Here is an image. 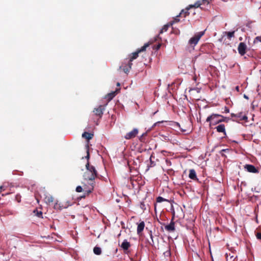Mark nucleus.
<instances>
[{
  "instance_id": "obj_44",
  "label": "nucleus",
  "mask_w": 261,
  "mask_h": 261,
  "mask_svg": "<svg viewBox=\"0 0 261 261\" xmlns=\"http://www.w3.org/2000/svg\"><path fill=\"white\" fill-rule=\"evenodd\" d=\"M226 260H227V261H228V260H229V259L228 258V256H227V257H226Z\"/></svg>"
},
{
  "instance_id": "obj_16",
  "label": "nucleus",
  "mask_w": 261,
  "mask_h": 261,
  "mask_svg": "<svg viewBox=\"0 0 261 261\" xmlns=\"http://www.w3.org/2000/svg\"><path fill=\"white\" fill-rule=\"evenodd\" d=\"M144 227H145L144 222L143 221L141 222L138 225V226H137V231L138 234L140 235L142 233V232L143 231V230L144 229Z\"/></svg>"
},
{
  "instance_id": "obj_39",
  "label": "nucleus",
  "mask_w": 261,
  "mask_h": 261,
  "mask_svg": "<svg viewBox=\"0 0 261 261\" xmlns=\"http://www.w3.org/2000/svg\"><path fill=\"white\" fill-rule=\"evenodd\" d=\"M235 89L238 92L240 91V87L238 86L236 87Z\"/></svg>"
},
{
  "instance_id": "obj_25",
  "label": "nucleus",
  "mask_w": 261,
  "mask_h": 261,
  "mask_svg": "<svg viewBox=\"0 0 261 261\" xmlns=\"http://www.w3.org/2000/svg\"><path fill=\"white\" fill-rule=\"evenodd\" d=\"M201 5L202 3L201 1H197L194 5H190L189 6L190 9L193 8H197L199 7Z\"/></svg>"
},
{
  "instance_id": "obj_42",
  "label": "nucleus",
  "mask_w": 261,
  "mask_h": 261,
  "mask_svg": "<svg viewBox=\"0 0 261 261\" xmlns=\"http://www.w3.org/2000/svg\"><path fill=\"white\" fill-rule=\"evenodd\" d=\"M120 83H117V86H120Z\"/></svg>"
},
{
  "instance_id": "obj_24",
  "label": "nucleus",
  "mask_w": 261,
  "mask_h": 261,
  "mask_svg": "<svg viewBox=\"0 0 261 261\" xmlns=\"http://www.w3.org/2000/svg\"><path fill=\"white\" fill-rule=\"evenodd\" d=\"M235 31L232 32H224V33L226 34L228 39H230L231 38L234 37Z\"/></svg>"
},
{
  "instance_id": "obj_7",
  "label": "nucleus",
  "mask_w": 261,
  "mask_h": 261,
  "mask_svg": "<svg viewBox=\"0 0 261 261\" xmlns=\"http://www.w3.org/2000/svg\"><path fill=\"white\" fill-rule=\"evenodd\" d=\"M106 105H100L98 108H94L93 112L94 115L99 118H101L103 115V111L105 110Z\"/></svg>"
},
{
  "instance_id": "obj_41",
  "label": "nucleus",
  "mask_w": 261,
  "mask_h": 261,
  "mask_svg": "<svg viewBox=\"0 0 261 261\" xmlns=\"http://www.w3.org/2000/svg\"><path fill=\"white\" fill-rule=\"evenodd\" d=\"M2 190H4V187L1 186L0 187V193L2 191Z\"/></svg>"
},
{
  "instance_id": "obj_29",
  "label": "nucleus",
  "mask_w": 261,
  "mask_h": 261,
  "mask_svg": "<svg viewBox=\"0 0 261 261\" xmlns=\"http://www.w3.org/2000/svg\"><path fill=\"white\" fill-rule=\"evenodd\" d=\"M179 17H181V16H179V14L178 15L176 16L175 18H174L173 20L170 22V23H173V24L174 23L179 22V19L178 18Z\"/></svg>"
},
{
  "instance_id": "obj_43",
  "label": "nucleus",
  "mask_w": 261,
  "mask_h": 261,
  "mask_svg": "<svg viewBox=\"0 0 261 261\" xmlns=\"http://www.w3.org/2000/svg\"><path fill=\"white\" fill-rule=\"evenodd\" d=\"M160 123H161V122L158 121V122L155 123L154 125H155L156 124Z\"/></svg>"
},
{
  "instance_id": "obj_9",
  "label": "nucleus",
  "mask_w": 261,
  "mask_h": 261,
  "mask_svg": "<svg viewBox=\"0 0 261 261\" xmlns=\"http://www.w3.org/2000/svg\"><path fill=\"white\" fill-rule=\"evenodd\" d=\"M247 45L244 42H240L238 45V50L239 54L244 56L246 53Z\"/></svg>"
},
{
  "instance_id": "obj_2",
  "label": "nucleus",
  "mask_w": 261,
  "mask_h": 261,
  "mask_svg": "<svg viewBox=\"0 0 261 261\" xmlns=\"http://www.w3.org/2000/svg\"><path fill=\"white\" fill-rule=\"evenodd\" d=\"M230 118L228 117H224L220 114H212L206 119V121L210 122V126L215 125L219 123L222 122H228Z\"/></svg>"
},
{
  "instance_id": "obj_31",
  "label": "nucleus",
  "mask_w": 261,
  "mask_h": 261,
  "mask_svg": "<svg viewBox=\"0 0 261 261\" xmlns=\"http://www.w3.org/2000/svg\"><path fill=\"white\" fill-rule=\"evenodd\" d=\"M15 199L18 202H20V201H21V196L19 194H17L15 196Z\"/></svg>"
},
{
  "instance_id": "obj_6",
  "label": "nucleus",
  "mask_w": 261,
  "mask_h": 261,
  "mask_svg": "<svg viewBox=\"0 0 261 261\" xmlns=\"http://www.w3.org/2000/svg\"><path fill=\"white\" fill-rule=\"evenodd\" d=\"M231 116L232 118L233 121L237 122L247 119V117L245 115H243L242 112L238 113L237 114L231 113Z\"/></svg>"
},
{
  "instance_id": "obj_27",
  "label": "nucleus",
  "mask_w": 261,
  "mask_h": 261,
  "mask_svg": "<svg viewBox=\"0 0 261 261\" xmlns=\"http://www.w3.org/2000/svg\"><path fill=\"white\" fill-rule=\"evenodd\" d=\"M156 202L160 203L163 201H168V200L164 198L163 197L161 196H159L156 199Z\"/></svg>"
},
{
  "instance_id": "obj_17",
  "label": "nucleus",
  "mask_w": 261,
  "mask_h": 261,
  "mask_svg": "<svg viewBox=\"0 0 261 261\" xmlns=\"http://www.w3.org/2000/svg\"><path fill=\"white\" fill-rule=\"evenodd\" d=\"M189 177L190 178L193 180L198 179L197 178L196 172L195 170L193 169L190 170Z\"/></svg>"
},
{
  "instance_id": "obj_20",
  "label": "nucleus",
  "mask_w": 261,
  "mask_h": 261,
  "mask_svg": "<svg viewBox=\"0 0 261 261\" xmlns=\"http://www.w3.org/2000/svg\"><path fill=\"white\" fill-rule=\"evenodd\" d=\"M82 137L89 141L93 137V134L88 132H84L82 134Z\"/></svg>"
},
{
  "instance_id": "obj_37",
  "label": "nucleus",
  "mask_w": 261,
  "mask_h": 261,
  "mask_svg": "<svg viewBox=\"0 0 261 261\" xmlns=\"http://www.w3.org/2000/svg\"><path fill=\"white\" fill-rule=\"evenodd\" d=\"M161 45L160 44L157 45L155 47V49L156 50L160 49V48L161 47Z\"/></svg>"
},
{
  "instance_id": "obj_10",
  "label": "nucleus",
  "mask_w": 261,
  "mask_h": 261,
  "mask_svg": "<svg viewBox=\"0 0 261 261\" xmlns=\"http://www.w3.org/2000/svg\"><path fill=\"white\" fill-rule=\"evenodd\" d=\"M69 204L67 203V202L66 203H62V202H56L54 205V208L56 210H62L63 208H66L69 206Z\"/></svg>"
},
{
  "instance_id": "obj_34",
  "label": "nucleus",
  "mask_w": 261,
  "mask_h": 261,
  "mask_svg": "<svg viewBox=\"0 0 261 261\" xmlns=\"http://www.w3.org/2000/svg\"><path fill=\"white\" fill-rule=\"evenodd\" d=\"M201 2L202 3V4H204L205 3H207L208 4H209L210 1L209 0H202Z\"/></svg>"
},
{
  "instance_id": "obj_23",
  "label": "nucleus",
  "mask_w": 261,
  "mask_h": 261,
  "mask_svg": "<svg viewBox=\"0 0 261 261\" xmlns=\"http://www.w3.org/2000/svg\"><path fill=\"white\" fill-rule=\"evenodd\" d=\"M115 95H116V92H113L108 94L106 95V98L108 99V100L109 101H110L114 98V97Z\"/></svg>"
},
{
  "instance_id": "obj_14",
  "label": "nucleus",
  "mask_w": 261,
  "mask_h": 261,
  "mask_svg": "<svg viewBox=\"0 0 261 261\" xmlns=\"http://www.w3.org/2000/svg\"><path fill=\"white\" fill-rule=\"evenodd\" d=\"M120 247L123 249L124 251L125 252L130 247V244L126 240H124L121 244Z\"/></svg>"
},
{
  "instance_id": "obj_28",
  "label": "nucleus",
  "mask_w": 261,
  "mask_h": 261,
  "mask_svg": "<svg viewBox=\"0 0 261 261\" xmlns=\"http://www.w3.org/2000/svg\"><path fill=\"white\" fill-rule=\"evenodd\" d=\"M34 213H36V215L38 217L42 218V212L41 211H38V210H36L34 211Z\"/></svg>"
},
{
  "instance_id": "obj_5",
  "label": "nucleus",
  "mask_w": 261,
  "mask_h": 261,
  "mask_svg": "<svg viewBox=\"0 0 261 261\" xmlns=\"http://www.w3.org/2000/svg\"><path fill=\"white\" fill-rule=\"evenodd\" d=\"M127 59H125L122 65L120 66L119 69L122 70L124 73L127 74L129 72L132 66V65H130Z\"/></svg>"
},
{
  "instance_id": "obj_45",
  "label": "nucleus",
  "mask_w": 261,
  "mask_h": 261,
  "mask_svg": "<svg viewBox=\"0 0 261 261\" xmlns=\"http://www.w3.org/2000/svg\"><path fill=\"white\" fill-rule=\"evenodd\" d=\"M239 40H242V37H240V38H239Z\"/></svg>"
},
{
  "instance_id": "obj_47",
  "label": "nucleus",
  "mask_w": 261,
  "mask_h": 261,
  "mask_svg": "<svg viewBox=\"0 0 261 261\" xmlns=\"http://www.w3.org/2000/svg\"><path fill=\"white\" fill-rule=\"evenodd\" d=\"M232 257H233V256H231V257H230V259H231Z\"/></svg>"
},
{
  "instance_id": "obj_40",
  "label": "nucleus",
  "mask_w": 261,
  "mask_h": 261,
  "mask_svg": "<svg viewBox=\"0 0 261 261\" xmlns=\"http://www.w3.org/2000/svg\"><path fill=\"white\" fill-rule=\"evenodd\" d=\"M151 157H152V156H150V162H151V166H154V165H153V162L151 161Z\"/></svg>"
},
{
  "instance_id": "obj_1",
  "label": "nucleus",
  "mask_w": 261,
  "mask_h": 261,
  "mask_svg": "<svg viewBox=\"0 0 261 261\" xmlns=\"http://www.w3.org/2000/svg\"><path fill=\"white\" fill-rule=\"evenodd\" d=\"M86 171L84 173L83 178L84 180L90 181L89 186L88 188H84V191L89 195L93 191L95 186L94 180L98 177V172L95 167L91 165L89 161L86 164Z\"/></svg>"
},
{
  "instance_id": "obj_3",
  "label": "nucleus",
  "mask_w": 261,
  "mask_h": 261,
  "mask_svg": "<svg viewBox=\"0 0 261 261\" xmlns=\"http://www.w3.org/2000/svg\"><path fill=\"white\" fill-rule=\"evenodd\" d=\"M150 43H145L140 48L138 49L136 51L132 53L129 55V58L127 59V60L130 63V65H133L132 61L138 58V54L139 53L145 51L146 48L148 47Z\"/></svg>"
},
{
  "instance_id": "obj_21",
  "label": "nucleus",
  "mask_w": 261,
  "mask_h": 261,
  "mask_svg": "<svg viewBox=\"0 0 261 261\" xmlns=\"http://www.w3.org/2000/svg\"><path fill=\"white\" fill-rule=\"evenodd\" d=\"M172 25H173V23H170V22L164 25L163 26V27L162 28V29H161V30L160 31V34L163 33L164 32H166L168 30V28L172 26Z\"/></svg>"
},
{
  "instance_id": "obj_22",
  "label": "nucleus",
  "mask_w": 261,
  "mask_h": 261,
  "mask_svg": "<svg viewBox=\"0 0 261 261\" xmlns=\"http://www.w3.org/2000/svg\"><path fill=\"white\" fill-rule=\"evenodd\" d=\"M84 188H86V187H84ZM83 191H84V188H83L81 186H77L76 188V191L77 192H82ZM87 195H88L87 194V192H84V195L82 197H85Z\"/></svg>"
},
{
  "instance_id": "obj_38",
  "label": "nucleus",
  "mask_w": 261,
  "mask_h": 261,
  "mask_svg": "<svg viewBox=\"0 0 261 261\" xmlns=\"http://www.w3.org/2000/svg\"><path fill=\"white\" fill-rule=\"evenodd\" d=\"M150 238L152 240V242H153V236H152V232L151 231H150Z\"/></svg>"
},
{
  "instance_id": "obj_35",
  "label": "nucleus",
  "mask_w": 261,
  "mask_h": 261,
  "mask_svg": "<svg viewBox=\"0 0 261 261\" xmlns=\"http://www.w3.org/2000/svg\"><path fill=\"white\" fill-rule=\"evenodd\" d=\"M229 108L227 107H224V112L226 113H229Z\"/></svg>"
},
{
  "instance_id": "obj_26",
  "label": "nucleus",
  "mask_w": 261,
  "mask_h": 261,
  "mask_svg": "<svg viewBox=\"0 0 261 261\" xmlns=\"http://www.w3.org/2000/svg\"><path fill=\"white\" fill-rule=\"evenodd\" d=\"M93 252L96 255H100L101 253V248L96 246L93 249Z\"/></svg>"
},
{
  "instance_id": "obj_46",
  "label": "nucleus",
  "mask_w": 261,
  "mask_h": 261,
  "mask_svg": "<svg viewBox=\"0 0 261 261\" xmlns=\"http://www.w3.org/2000/svg\"><path fill=\"white\" fill-rule=\"evenodd\" d=\"M244 97L246 98H248L247 96H246L245 95H244Z\"/></svg>"
},
{
  "instance_id": "obj_12",
  "label": "nucleus",
  "mask_w": 261,
  "mask_h": 261,
  "mask_svg": "<svg viewBox=\"0 0 261 261\" xmlns=\"http://www.w3.org/2000/svg\"><path fill=\"white\" fill-rule=\"evenodd\" d=\"M245 168L247 170V171L251 173H257L258 170L256 169L254 166L252 165L247 164L245 166Z\"/></svg>"
},
{
  "instance_id": "obj_8",
  "label": "nucleus",
  "mask_w": 261,
  "mask_h": 261,
  "mask_svg": "<svg viewBox=\"0 0 261 261\" xmlns=\"http://www.w3.org/2000/svg\"><path fill=\"white\" fill-rule=\"evenodd\" d=\"M139 130L137 128H134L132 131L126 134L124 138L126 140L134 138L138 134Z\"/></svg>"
},
{
  "instance_id": "obj_19",
  "label": "nucleus",
  "mask_w": 261,
  "mask_h": 261,
  "mask_svg": "<svg viewBox=\"0 0 261 261\" xmlns=\"http://www.w3.org/2000/svg\"><path fill=\"white\" fill-rule=\"evenodd\" d=\"M54 198L50 195L48 194L45 196L44 200L46 203L49 204L54 201Z\"/></svg>"
},
{
  "instance_id": "obj_15",
  "label": "nucleus",
  "mask_w": 261,
  "mask_h": 261,
  "mask_svg": "<svg viewBox=\"0 0 261 261\" xmlns=\"http://www.w3.org/2000/svg\"><path fill=\"white\" fill-rule=\"evenodd\" d=\"M216 129L217 132L218 133H223L224 135H226V133L225 131V126L224 124H220L216 127Z\"/></svg>"
},
{
  "instance_id": "obj_18",
  "label": "nucleus",
  "mask_w": 261,
  "mask_h": 261,
  "mask_svg": "<svg viewBox=\"0 0 261 261\" xmlns=\"http://www.w3.org/2000/svg\"><path fill=\"white\" fill-rule=\"evenodd\" d=\"M190 9V8L188 6L185 10H182L179 13V16H181V17L183 16L184 17H186L187 16H188L190 14L188 11Z\"/></svg>"
},
{
  "instance_id": "obj_13",
  "label": "nucleus",
  "mask_w": 261,
  "mask_h": 261,
  "mask_svg": "<svg viewBox=\"0 0 261 261\" xmlns=\"http://www.w3.org/2000/svg\"><path fill=\"white\" fill-rule=\"evenodd\" d=\"M253 43L255 46V49H257V48H261V36H257L255 38Z\"/></svg>"
},
{
  "instance_id": "obj_36",
  "label": "nucleus",
  "mask_w": 261,
  "mask_h": 261,
  "mask_svg": "<svg viewBox=\"0 0 261 261\" xmlns=\"http://www.w3.org/2000/svg\"><path fill=\"white\" fill-rule=\"evenodd\" d=\"M144 135H146V133L143 134V135L140 137V141H142V142H143V141H143V137H144Z\"/></svg>"
},
{
  "instance_id": "obj_33",
  "label": "nucleus",
  "mask_w": 261,
  "mask_h": 261,
  "mask_svg": "<svg viewBox=\"0 0 261 261\" xmlns=\"http://www.w3.org/2000/svg\"><path fill=\"white\" fill-rule=\"evenodd\" d=\"M87 149H88V146H87ZM87 156H86V158L88 160L89 158H90V154H89V150L88 149H87Z\"/></svg>"
},
{
  "instance_id": "obj_4",
  "label": "nucleus",
  "mask_w": 261,
  "mask_h": 261,
  "mask_svg": "<svg viewBox=\"0 0 261 261\" xmlns=\"http://www.w3.org/2000/svg\"><path fill=\"white\" fill-rule=\"evenodd\" d=\"M204 34V31L198 32L189 41V43L191 45H196L201 37Z\"/></svg>"
},
{
  "instance_id": "obj_30",
  "label": "nucleus",
  "mask_w": 261,
  "mask_h": 261,
  "mask_svg": "<svg viewBox=\"0 0 261 261\" xmlns=\"http://www.w3.org/2000/svg\"><path fill=\"white\" fill-rule=\"evenodd\" d=\"M140 207L143 210H145L146 209L145 204L144 202H141L140 203Z\"/></svg>"
},
{
  "instance_id": "obj_32",
  "label": "nucleus",
  "mask_w": 261,
  "mask_h": 261,
  "mask_svg": "<svg viewBox=\"0 0 261 261\" xmlns=\"http://www.w3.org/2000/svg\"><path fill=\"white\" fill-rule=\"evenodd\" d=\"M229 151V149H224L221 150L220 153L222 156H225L224 154L222 153V152H228Z\"/></svg>"
},
{
  "instance_id": "obj_11",
  "label": "nucleus",
  "mask_w": 261,
  "mask_h": 261,
  "mask_svg": "<svg viewBox=\"0 0 261 261\" xmlns=\"http://www.w3.org/2000/svg\"><path fill=\"white\" fill-rule=\"evenodd\" d=\"M174 217H172L170 223L168 225H166L165 228L166 230L169 232H173L175 230V223L173 221Z\"/></svg>"
}]
</instances>
